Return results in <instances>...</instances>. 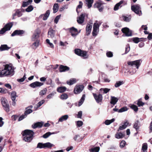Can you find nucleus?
I'll use <instances>...</instances> for the list:
<instances>
[{
	"mask_svg": "<svg viewBox=\"0 0 152 152\" xmlns=\"http://www.w3.org/2000/svg\"><path fill=\"white\" fill-rule=\"evenodd\" d=\"M3 72L4 76H12L14 74V68L12 65L7 64L3 66Z\"/></svg>",
	"mask_w": 152,
	"mask_h": 152,
	"instance_id": "f257e3e1",
	"label": "nucleus"
},
{
	"mask_svg": "<svg viewBox=\"0 0 152 152\" xmlns=\"http://www.w3.org/2000/svg\"><path fill=\"white\" fill-rule=\"evenodd\" d=\"M22 134L23 137V140L25 142H29L32 139L34 133L31 130L26 129L23 132Z\"/></svg>",
	"mask_w": 152,
	"mask_h": 152,
	"instance_id": "f03ea898",
	"label": "nucleus"
},
{
	"mask_svg": "<svg viewBox=\"0 0 152 152\" xmlns=\"http://www.w3.org/2000/svg\"><path fill=\"white\" fill-rule=\"evenodd\" d=\"M75 53L77 55L81 56L84 58H88V55L87 52L81 50L80 49H76L75 50Z\"/></svg>",
	"mask_w": 152,
	"mask_h": 152,
	"instance_id": "7ed1b4c3",
	"label": "nucleus"
},
{
	"mask_svg": "<svg viewBox=\"0 0 152 152\" xmlns=\"http://www.w3.org/2000/svg\"><path fill=\"white\" fill-rule=\"evenodd\" d=\"M131 9L132 11L134 12L137 15L139 16L142 15V11L139 5L136 4L132 6H131Z\"/></svg>",
	"mask_w": 152,
	"mask_h": 152,
	"instance_id": "20e7f679",
	"label": "nucleus"
},
{
	"mask_svg": "<svg viewBox=\"0 0 152 152\" xmlns=\"http://www.w3.org/2000/svg\"><path fill=\"white\" fill-rule=\"evenodd\" d=\"M1 101L4 110L7 112L9 111L10 110L9 106L7 99L4 97H2L1 99Z\"/></svg>",
	"mask_w": 152,
	"mask_h": 152,
	"instance_id": "39448f33",
	"label": "nucleus"
},
{
	"mask_svg": "<svg viewBox=\"0 0 152 152\" xmlns=\"http://www.w3.org/2000/svg\"><path fill=\"white\" fill-rule=\"evenodd\" d=\"M12 25L13 23H10L7 24L0 31V34H3L6 31L10 30Z\"/></svg>",
	"mask_w": 152,
	"mask_h": 152,
	"instance_id": "423d86ee",
	"label": "nucleus"
},
{
	"mask_svg": "<svg viewBox=\"0 0 152 152\" xmlns=\"http://www.w3.org/2000/svg\"><path fill=\"white\" fill-rule=\"evenodd\" d=\"M40 34V31L38 30H36L34 32L33 35L32 36L31 40L32 41H39L38 38Z\"/></svg>",
	"mask_w": 152,
	"mask_h": 152,
	"instance_id": "0eeeda50",
	"label": "nucleus"
},
{
	"mask_svg": "<svg viewBox=\"0 0 152 152\" xmlns=\"http://www.w3.org/2000/svg\"><path fill=\"white\" fill-rule=\"evenodd\" d=\"M140 60H137L132 61H128L127 64L131 66H135L137 67V69L139 68V67L140 64Z\"/></svg>",
	"mask_w": 152,
	"mask_h": 152,
	"instance_id": "6e6552de",
	"label": "nucleus"
},
{
	"mask_svg": "<svg viewBox=\"0 0 152 152\" xmlns=\"http://www.w3.org/2000/svg\"><path fill=\"white\" fill-rule=\"evenodd\" d=\"M87 16V14L85 13H82L77 18V21L79 24L82 23L84 20L85 17V16Z\"/></svg>",
	"mask_w": 152,
	"mask_h": 152,
	"instance_id": "1a4fd4ad",
	"label": "nucleus"
},
{
	"mask_svg": "<svg viewBox=\"0 0 152 152\" xmlns=\"http://www.w3.org/2000/svg\"><path fill=\"white\" fill-rule=\"evenodd\" d=\"M84 88L83 86L82 85H77L75 87L74 92L75 94H78L80 93Z\"/></svg>",
	"mask_w": 152,
	"mask_h": 152,
	"instance_id": "9d476101",
	"label": "nucleus"
},
{
	"mask_svg": "<svg viewBox=\"0 0 152 152\" xmlns=\"http://www.w3.org/2000/svg\"><path fill=\"white\" fill-rule=\"evenodd\" d=\"M94 96L97 103L101 102L102 100V96L101 94L97 95L95 94H93Z\"/></svg>",
	"mask_w": 152,
	"mask_h": 152,
	"instance_id": "9b49d317",
	"label": "nucleus"
},
{
	"mask_svg": "<svg viewBox=\"0 0 152 152\" xmlns=\"http://www.w3.org/2000/svg\"><path fill=\"white\" fill-rule=\"evenodd\" d=\"M122 32L125 34L126 36H132V33L129 31L128 28L125 27L122 28Z\"/></svg>",
	"mask_w": 152,
	"mask_h": 152,
	"instance_id": "f8f14e48",
	"label": "nucleus"
},
{
	"mask_svg": "<svg viewBox=\"0 0 152 152\" xmlns=\"http://www.w3.org/2000/svg\"><path fill=\"white\" fill-rule=\"evenodd\" d=\"M43 85V83H42L36 81L31 83L30 86L31 87L35 88L36 87H40Z\"/></svg>",
	"mask_w": 152,
	"mask_h": 152,
	"instance_id": "ddd939ff",
	"label": "nucleus"
},
{
	"mask_svg": "<svg viewBox=\"0 0 152 152\" xmlns=\"http://www.w3.org/2000/svg\"><path fill=\"white\" fill-rule=\"evenodd\" d=\"M70 32L71 33V35L73 37H75L78 34L77 29L74 27L70 28Z\"/></svg>",
	"mask_w": 152,
	"mask_h": 152,
	"instance_id": "4468645a",
	"label": "nucleus"
},
{
	"mask_svg": "<svg viewBox=\"0 0 152 152\" xmlns=\"http://www.w3.org/2000/svg\"><path fill=\"white\" fill-rule=\"evenodd\" d=\"M55 31L51 28H50L48 32V37L49 38H53L55 35Z\"/></svg>",
	"mask_w": 152,
	"mask_h": 152,
	"instance_id": "2eb2a0df",
	"label": "nucleus"
},
{
	"mask_svg": "<svg viewBox=\"0 0 152 152\" xmlns=\"http://www.w3.org/2000/svg\"><path fill=\"white\" fill-rule=\"evenodd\" d=\"M24 33V31L23 30H16L11 34L12 36H14L15 35H21Z\"/></svg>",
	"mask_w": 152,
	"mask_h": 152,
	"instance_id": "dca6fc26",
	"label": "nucleus"
},
{
	"mask_svg": "<svg viewBox=\"0 0 152 152\" xmlns=\"http://www.w3.org/2000/svg\"><path fill=\"white\" fill-rule=\"evenodd\" d=\"M43 124L42 122H38L32 125V127L34 129H35L37 128H40L42 126Z\"/></svg>",
	"mask_w": 152,
	"mask_h": 152,
	"instance_id": "f3484780",
	"label": "nucleus"
},
{
	"mask_svg": "<svg viewBox=\"0 0 152 152\" xmlns=\"http://www.w3.org/2000/svg\"><path fill=\"white\" fill-rule=\"evenodd\" d=\"M69 67L66 66L61 65L59 68V70L60 72H65L69 70Z\"/></svg>",
	"mask_w": 152,
	"mask_h": 152,
	"instance_id": "a211bd4d",
	"label": "nucleus"
},
{
	"mask_svg": "<svg viewBox=\"0 0 152 152\" xmlns=\"http://www.w3.org/2000/svg\"><path fill=\"white\" fill-rule=\"evenodd\" d=\"M101 24V22L100 21L98 22L97 20L96 21L94 24L93 28L99 29V27Z\"/></svg>",
	"mask_w": 152,
	"mask_h": 152,
	"instance_id": "6ab92c4d",
	"label": "nucleus"
},
{
	"mask_svg": "<svg viewBox=\"0 0 152 152\" xmlns=\"http://www.w3.org/2000/svg\"><path fill=\"white\" fill-rule=\"evenodd\" d=\"M33 41L34 42L31 45V48L32 49L35 50L39 46V41Z\"/></svg>",
	"mask_w": 152,
	"mask_h": 152,
	"instance_id": "aec40b11",
	"label": "nucleus"
},
{
	"mask_svg": "<svg viewBox=\"0 0 152 152\" xmlns=\"http://www.w3.org/2000/svg\"><path fill=\"white\" fill-rule=\"evenodd\" d=\"M118 99L117 97L113 96H111L110 103L111 104L115 105L118 102Z\"/></svg>",
	"mask_w": 152,
	"mask_h": 152,
	"instance_id": "412c9836",
	"label": "nucleus"
},
{
	"mask_svg": "<svg viewBox=\"0 0 152 152\" xmlns=\"http://www.w3.org/2000/svg\"><path fill=\"white\" fill-rule=\"evenodd\" d=\"M50 14V11L49 10H48L46 11V13L45 14L41 15V16H43L42 19L43 20H45L48 19L49 16Z\"/></svg>",
	"mask_w": 152,
	"mask_h": 152,
	"instance_id": "4be33fe9",
	"label": "nucleus"
},
{
	"mask_svg": "<svg viewBox=\"0 0 152 152\" xmlns=\"http://www.w3.org/2000/svg\"><path fill=\"white\" fill-rule=\"evenodd\" d=\"M92 28V25L88 24L86 27V34L87 35H88L90 33Z\"/></svg>",
	"mask_w": 152,
	"mask_h": 152,
	"instance_id": "5701e85b",
	"label": "nucleus"
},
{
	"mask_svg": "<svg viewBox=\"0 0 152 152\" xmlns=\"http://www.w3.org/2000/svg\"><path fill=\"white\" fill-rule=\"evenodd\" d=\"M10 48V47L8 46L7 45H1L0 47V50L1 51L7 50Z\"/></svg>",
	"mask_w": 152,
	"mask_h": 152,
	"instance_id": "b1692460",
	"label": "nucleus"
},
{
	"mask_svg": "<svg viewBox=\"0 0 152 152\" xmlns=\"http://www.w3.org/2000/svg\"><path fill=\"white\" fill-rule=\"evenodd\" d=\"M33 107V106L31 105L28 106L27 108V109L25 112L24 114L26 115V116L27 115L31 113L33 111L31 109Z\"/></svg>",
	"mask_w": 152,
	"mask_h": 152,
	"instance_id": "393cba45",
	"label": "nucleus"
},
{
	"mask_svg": "<svg viewBox=\"0 0 152 152\" xmlns=\"http://www.w3.org/2000/svg\"><path fill=\"white\" fill-rule=\"evenodd\" d=\"M124 136V134L121 132H117L115 134V137L117 139L123 138Z\"/></svg>",
	"mask_w": 152,
	"mask_h": 152,
	"instance_id": "a878e982",
	"label": "nucleus"
},
{
	"mask_svg": "<svg viewBox=\"0 0 152 152\" xmlns=\"http://www.w3.org/2000/svg\"><path fill=\"white\" fill-rule=\"evenodd\" d=\"M66 89V87L64 86H62L58 87L57 88V91L60 93H61L65 91Z\"/></svg>",
	"mask_w": 152,
	"mask_h": 152,
	"instance_id": "bb28decb",
	"label": "nucleus"
},
{
	"mask_svg": "<svg viewBox=\"0 0 152 152\" xmlns=\"http://www.w3.org/2000/svg\"><path fill=\"white\" fill-rule=\"evenodd\" d=\"M86 1L88 8H90L92 6L94 0H86Z\"/></svg>",
	"mask_w": 152,
	"mask_h": 152,
	"instance_id": "cd10ccee",
	"label": "nucleus"
},
{
	"mask_svg": "<svg viewBox=\"0 0 152 152\" xmlns=\"http://www.w3.org/2000/svg\"><path fill=\"white\" fill-rule=\"evenodd\" d=\"M68 117L69 116L68 115H65L62 116L59 118L58 119V121L62 122L66 120L68 118Z\"/></svg>",
	"mask_w": 152,
	"mask_h": 152,
	"instance_id": "c85d7f7f",
	"label": "nucleus"
},
{
	"mask_svg": "<svg viewBox=\"0 0 152 152\" xmlns=\"http://www.w3.org/2000/svg\"><path fill=\"white\" fill-rule=\"evenodd\" d=\"M11 98L12 100H15L17 96L16 92L15 91H12L10 94Z\"/></svg>",
	"mask_w": 152,
	"mask_h": 152,
	"instance_id": "c756f323",
	"label": "nucleus"
},
{
	"mask_svg": "<svg viewBox=\"0 0 152 152\" xmlns=\"http://www.w3.org/2000/svg\"><path fill=\"white\" fill-rule=\"evenodd\" d=\"M76 82V79L75 78L71 79L67 81V83L69 85H72L75 83Z\"/></svg>",
	"mask_w": 152,
	"mask_h": 152,
	"instance_id": "7c9ffc66",
	"label": "nucleus"
},
{
	"mask_svg": "<svg viewBox=\"0 0 152 152\" xmlns=\"http://www.w3.org/2000/svg\"><path fill=\"white\" fill-rule=\"evenodd\" d=\"M58 6L57 3L55 4L53 7V12L55 13L58 10Z\"/></svg>",
	"mask_w": 152,
	"mask_h": 152,
	"instance_id": "2f4dec72",
	"label": "nucleus"
},
{
	"mask_svg": "<svg viewBox=\"0 0 152 152\" xmlns=\"http://www.w3.org/2000/svg\"><path fill=\"white\" fill-rule=\"evenodd\" d=\"M123 1H121L119 3H117L114 7V10H118L119 9V7L123 3Z\"/></svg>",
	"mask_w": 152,
	"mask_h": 152,
	"instance_id": "473e14b6",
	"label": "nucleus"
},
{
	"mask_svg": "<svg viewBox=\"0 0 152 152\" xmlns=\"http://www.w3.org/2000/svg\"><path fill=\"white\" fill-rule=\"evenodd\" d=\"M85 97V94H83V95L82 97L81 98V99L80 100L79 102V104H78V106H80L83 103V102H84Z\"/></svg>",
	"mask_w": 152,
	"mask_h": 152,
	"instance_id": "72a5a7b5",
	"label": "nucleus"
},
{
	"mask_svg": "<svg viewBox=\"0 0 152 152\" xmlns=\"http://www.w3.org/2000/svg\"><path fill=\"white\" fill-rule=\"evenodd\" d=\"M32 1V0H28V1L23 2V3L22 6L25 7L31 4Z\"/></svg>",
	"mask_w": 152,
	"mask_h": 152,
	"instance_id": "f704fd0d",
	"label": "nucleus"
},
{
	"mask_svg": "<svg viewBox=\"0 0 152 152\" xmlns=\"http://www.w3.org/2000/svg\"><path fill=\"white\" fill-rule=\"evenodd\" d=\"M100 148L99 147H96L95 148H91L89 149L90 152H98Z\"/></svg>",
	"mask_w": 152,
	"mask_h": 152,
	"instance_id": "c9c22d12",
	"label": "nucleus"
},
{
	"mask_svg": "<svg viewBox=\"0 0 152 152\" xmlns=\"http://www.w3.org/2000/svg\"><path fill=\"white\" fill-rule=\"evenodd\" d=\"M115 120V119L114 118H112L110 120H107L105 121L104 123L106 125H109L112 123Z\"/></svg>",
	"mask_w": 152,
	"mask_h": 152,
	"instance_id": "e433bc0d",
	"label": "nucleus"
},
{
	"mask_svg": "<svg viewBox=\"0 0 152 152\" xmlns=\"http://www.w3.org/2000/svg\"><path fill=\"white\" fill-rule=\"evenodd\" d=\"M53 146H54L53 144L49 142L44 143V148H50Z\"/></svg>",
	"mask_w": 152,
	"mask_h": 152,
	"instance_id": "4c0bfd02",
	"label": "nucleus"
},
{
	"mask_svg": "<svg viewBox=\"0 0 152 152\" xmlns=\"http://www.w3.org/2000/svg\"><path fill=\"white\" fill-rule=\"evenodd\" d=\"M110 90V89L107 88H101L100 89L99 91L101 92H102V91H103V93L104 94H106Z\"/></svg>",
	"mask_w": 152,
	"mask_h": 152,
	"instance_id": "58836bf2",
	"label": "nucleus"
},
{
	"mask_svg": "<svg viewBox=\"0 0 152 152\" xmlns=\"http://www.w3.org/2000/svg\"><path fill=\"white\" fill-rule=\"evenodd\" d=\"M124 83V82L123 81H118L116 82L114 86L115 87L117 88Z\"/></svg>",
	"mask_w": 152,
	"mask_h": 152,
	"instance_id": "ea45409f",
	"label": "nucleus"
},
{
	"mask_svg": "<svg viewBox=\"0 0 152 152\" xmlns=\"http://www.w3.org/2000/svg\"><path fill=\"white\" fill-rule=\"evenodd\" d=\"M147 144L146 143H144L142 144V150L143 152H145L147 149Z\"/></svg>",
	"mask_w": 152,
	"mask_h": 152,
	"instance_id": "a19ab883",
	"label": "nucleus"
},
{
	"mask_svg": "<svg viewBox=\"0 0 152 152\" xmlns=\"http://www.w3.org/2000/svg\"><path fill=\"white\" fill-rule=\"evenodd\" d=\"M122 17L124 20L126 22H129L130 21L131 18V16H126L123 15L122 16Z\"/></svg>",
	"mask_w": 152,
	"mask_h": 152,
	"instance_id": "79ce46f5",
	"label": "nucleus"
},
{
	"mask_svg": "<svg viewBox=\"0 0 152 152\" xmlns=\"http://www.w3.org/2000/svg\"><path fill=\"white\" fill-rule=\"evenodd\" d=\"M102 5V4L101 2H97L94 4V6L95 8H99Z\"/></svg>",
	"mask_w": 152,
	"mask_h": 152,
	"instance_id": "37998d69",
	"label": "nucleus"
},
{
	"mask_svg": "<svg viewBox=\"0 0 152 152\" xmlns=\"http://www.w3.org/2000/svg\"><path fill=\"white\" fill-rule=\"evenodd\" d=\"M47 89L46 88H45L43 90H42L39 92V95L41 96H43L47 92Z\"/></svg>",
	"mask_w": 152,
	"mask_h": 152,
	"instance_id": "c03bdc74",
	"label": "nucleus"
},
{
	"mask_svg": "<svg viewBox=\"0 0 152 152\" xmlns=\"http://www.w3.org/2000/svg\"><path fill=\"white\" fill-rule=\"evenodd\" d=\"M68 98L67 94L65 93L63 94L61 96V99L62 100L66 99Z\"/></svg>",
	"mask_w": 152,
	"mask_h": 152,
	"instance_id": "a18cd8bd",
	"label": "nucleus"
},
{
	"mask_svg": "<svg viewBox=\"0 0 152 152\" xmlns=\"http://www.w3.org/2000/svg\"><path fill=\"white\" fill-rule=\"evenodd\" d=\"M99 31V29L93 28L92 35L94 36H96Z\"/></svg>",
	"mask_w": 152,
	"mask_h": 152,
	"instance_id": "49530a36",
	"label": "nucleus"
},
{
	"mask_svg": "<svg viewBox=\"0 0 152 152\" xmlns=\"http://www.w3.org/2000/svg\"><path fill=\"white\" fill-rule=\"evenodd\" d=\"M33 10V7L31 5L29 6L26 9V11L27 12H29Z\"/></svg>",
	"mask_w": 152,
	"mask_h": 152,
	"instance_id": "de8ad7c7",
	"label": "nucleus"
},
{
	"mask_svg": "<svg viewBox=\"0 0 152 152\" xmlns=\"http://www.w3.org/2000/svg\"><path fill=\"white\" fill-rule=\"evenodd\" d=\"M54 133H51L50 132H48L44 134L43 136V138H46L49 136L51 134H54Z\"/></svg>",
	"mask_w": 152,
	"mask_h": 152,
	"instance_id": "09e8293b",
	"label": "nucleus"
},
{
	"mask_svg": "<svg viewBox=\"0 0 152 152\" xmlns=\"http://www.w3.org/2000/svg\"><path fill=\"white\" fill-rule=\"evenodd\" d=\"M128 110V108L126 107H124L121 108L118 111V112L119 113H121L124 112H125L126 111Z\"/></svg>",
	"mask_w": 152,
	"mask_h": 152,
	"instance_id": "8fccbe9b",
	"label": "nucleus"
},
{
	"mask_svg": "<svg viewBox=\"0 0 152 152\" xmlns=\"http://www.w3.org/2000/svg\"><path fill=\"white\" fill-rule=\"evenodd\" d=\"M79 4L77 6L76 9L77 12L78 13H79V12L78 11V9L81 8L82 7V5L83 4V3L81 1H80L79 2Z\"/></svg>",
	"mask_w": 152,
	"mask_h": 152,
	"instance_id": "3c124183",
	"label": "nucleus"
},
{
	"mask_svg": "<svg viewBox=\"0 0 152 152\" xmlns=\"http://www.w3.org/2000/svg\"><path fill=\"white\" fill-rule=\"evenodd\" d=\"M37 148H44V143L43 144L40 142L39 143L37 144Z\"/></svg>",
	"mask_w": 152,
	"mask_h": 152,
	"instance_id": "603ef678",
	"label": "nucleus"
},
{
	"mask_svg": "<svg viewBox=\"0 0 152 152\" xmlns=\"http://www.w3.org/2000/svg\"><path fill=\"white\" fill-rule=\"evenodd\" d=\"M56 93L55 92H52L47 96V98L48 99L52 98Z\"/></svg>",
	"mask_w": 152,
	"mask_h": 152,
	"instance_id": "864d4df0",
	"label": "nucleus"
},
{
	"mask_svg": "<svg viewBox=\"0 0 152 152\" xmlns=\"http://www.w3.org/2000/svg\"><path fill=\"white\" fill-rule=\"evenodd\" d=\"M131 108L132 109L135 111H137L138 110V108L137 106L135 105H132L130 106Z\"/></svg>",
	"mask_w": 152,
	"mask_h": 152,
	"instance_id": "5fc2aeb1",
	"label": "nucleus"
},
{
	"mask_svg": "<svg viewBox=\"0 0 152 152\" xmlns=\"http://www.w3.org/2000/svg\"><path fill=\"white\" fill-rule=\"evenodd\" d=\"M137 104L140 107L143 106L144 103L141 101V99H139L138 101Z\"/></svg>",
	"mask_w": 152,
	"mask_h": 152,
	"instance_id": "6e6d98bb",
	"label": "nucleus"
},
{
	"mask_svg": "<svg viewBox=\"0 0 152 152\" xmlns=\"http://www.w3.org/2000/svg\"><path fill=\"white\" fill-rule=\"evenodd\" d=\"M134 127L136 130L138 129L139 128V122L138 121H137L135 123L134 125Z\"/></svg>",
	"mask_w": 152,
	"mask_h": 152,
	"instance_id": "4d7b16f0",
	"label": "nucleus"
},
{
	"mask_svg": "<svg viewBox=\"0 0 152 152\" xmlns=\"http://www.w3.org/2000/svg\"><path fill=\"white\" fill-rule=\"evenodd\" d=\"M133 41L136 43H138L140 41V39L138 37H135L133 38Z\"/></svg>",
	"mask_w": 152,
	"mask_h": 152,
	"instance_id": "13d9d810",
	"label": "nucleus"
},
{
	"mask_svg": "<svg viewBox=\"0 0 152 152\" xmlns=\"http://www.w3.org/2000/svg\"><path fill=\"white\" fill-rule=\"evenodd\" d=\"M45 101L44 100H42L39 101L37 104V107H39L41 106L45 102Z\"/></svg>",
	"mask_w": 152,
	"mask_h": 152,
	"instance_id": "bf43d9fd",
	"label": "nucleus"
},
{
	"mask_svg": "<svg viewBox=\"0 0 152 152\" xmlns=\"http://www.w3.org/2000/svg\"><path fill=\"white\" fill-rule=\"evenodd\" d=\"M60 15L57 16L55 18L54 20V22L56 23H57L58 22V21L60 18Z\"/></svg>",
	"mask_w": 152,
	"mask_h": 152,
	"instance_id": "052dcab7",
	"label": "nucleus"
},
{
	"mask_svg": "<svg viewBox=\"0 0 152 152\" xmlns=\"http://www.w3.org/2000/svg\"><path fill=\"white\" fill-rule=\"evenodd\" d=\"M7 90L6 88H0V93L5 94L6 93Z\"/></svg>",
	"mask_w": 152,
	"mask_h": 152,
	"instance_id": "680f3d73",
	"label": "nucleus"
},
{
	"mask_svg": "<svg viewBox=\"0 0 152 152\" xmlns=\"http://www.w3.org/2000/svg\"><path fill=\"white\" fill-rule=\"evenodd\" d=\"M126 143V142L124 141H122L120 143V147L122 148L124 147Z\"/></svg>",
	"mask_w": 152,
	"mask_h": 152,
	"instance_id": "e2e57ef3",
	"label": "nucleus"
},
{
	"mask_svg": "<svg viewBox=\"0 0 152 152\" xmlns=\"http://www.w3.org/2000/svg\"><path fill=\"white\" fill-rule=\"evenodd\" d=\"M26 78V76L25 75L23 78H21L20 79H18L17 81L19 82H23L25 80Z\"/></svg>",
	"mask_w": 152,
	"mask_h": 152,
	"instance_id": "0e129e2a",
	"label": "nucleus"
},
{
	"mask_svg": "<svg viewBox=\"0 0 152 152\" xmlns=\"http://www.w3.org/2000/svg\"><path fill=\"white\" fill-rule=\"evenodd\" d=\"M126 128V126H125L124 125V124L121 126H119L118 131H119V130H123L124 129H125Z\"/></svg>",
	"mask_w": 152,
	"mask_h": 152,
	"instance_id": "69168bd1",
	"label": "nucleus"
},
{
	"mask_svg": "<svg viewBox=\"0 0 152 152\" xmlns=\"http://www.w3.org/2000/svg\"><path fill=\"white\" fill-rule=\"evenodd\" d=\"M130 50V48L129 45L126 46L125 48V54L127 53Z\"/></svg>",
	"mask_w": 152,
	"mask_h": 152,
	"instance_id": "338daca9",
	"label": "nucleus"
},
{
	"mask_svg": "<svg viewBox=\"0 0 152 152\" xmlns=\"http://www.w3.org/2000/svg\"><path fill=\"white\" fill-rule=\"evenodd\" d=\"M107 56L109 57H112L113 56V54L112 52L109 51L108 52L106 53Z\"/></svg>",
	"mask_w": 152,
	"mask_h": 152,
	"instance_id": "774afa93",
	"label": "nucleus"
}]
</instances>
